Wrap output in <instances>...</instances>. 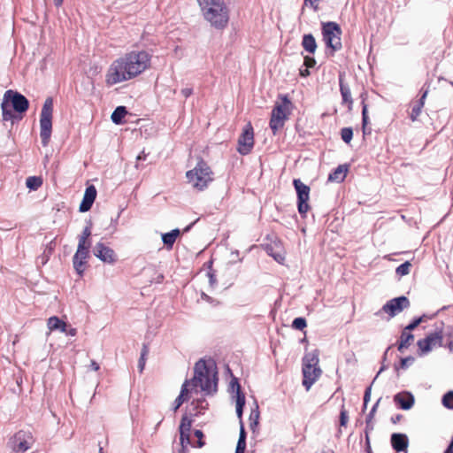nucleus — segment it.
Wrapping results in <instances>:
<instances>
[{"label": "nucleus", "instance_id": "4be33fe9", "mask_svg": "<svg viewBox=\"0 0 453 453\" xmlns=\"http://www.w3.org/2000/svg\"><path fill=\"white\" fill-rule=\"evenodd\" d=\"M414 341V335L403 328L402 331L399 342H398V350L403 352L405 349H407Z\"/></svg>", "mask_w": 453, "mask_h": 453}, {"label": "nucleus", "instance_id": "bf43d9fd", "mask_svg": "<svg viewBox=\"0 0 453 453\" xmlns=\"http://www.w3.org/2000/svg\"><path fill=\"white\" fill-rule=\"evenodd\" d=\"M365 441H366V449H367V452L368 453H372L371 446H370V439H369V435L368 434H366V436H365Z\"/></svg>", "mask_w": 453, "mask_h": 453}, {"label": "nucleus", "instance_id": "7c9ffc66", "mask_svg": "<svg viewBox=\"0 0 453 453\" xmlns=\"http://www.w3.org/2000/svg\"><path fill=\"white\" fill-rule=\"evenodd\" d=\"M42 184V180L40 177L30 176L26 180L27 187L31 190L38 189Z\"/></svg>", "mask_w": 453, "mask_h": 453}, {"label": "nucleus", "instance_id": "f704fd0d", "mask_svg": "<svg viewBox=\"0 0 453 453\" xmlns=\"http://www.w3.org/2000/svg\"><path fill=\"white\" fill-rule=\"evenodd\" d=\"M411 264L406 261L396 267L395 273L399 276H405L410 273Z\"/></svg>", "mask_w": 453, "mask_h": 453}, {"label": "nucleus", "instance_id": "0eeeda50", "mask_svg": "<svg viewBox=\"0 0 453 453\" xmlns=\"http://www.w3.org/2000/svg\"><path fill=\"white\" fill-rule=\"evenodd\" d=\"M34 438L28 431L19 430L15 433L7 441V448L11 453H26L32 448Z\"/></svg>", "mask_w": 453, "mask_h": 453}, {"label": "nucleus", "instance_id": "423d86ee", "mask_svg": "<svg viewBox=\"0 0 453 453\" xmlns=\"http://www.w3.org/2000/svg\"><path fill=\"white\" fill-rule=\"evenodd\" d=\"M281 103H277L273 107L270 119V128L273 134H276L279 129L282 128L285 121L290 114L291 102L287 96H282Z\"/></svg>", "mask_w": 453, "mask_h": 453}, {"label": "nucleus", "instance_id": "72a5a7b5", "mask_svg": "<svg viewBox=\"0 0 453 453\" xmlns=\"http://www.w3.org/2000/svg\"><path fill=\"white\" fill-rule=\"evenodd\" d=\"M90 235H91V229H90V225H89V226H87L83 229L82 234L79 238L78 244H81V246H87L88 243L90 242L89 241H88V239L89 238Z\"/></svg>", "mask_w": 453, "mask_h": 453}, {"label": "nucleus", "instance_id": "4d7b16f0", "mask_svg": "<svg viewBox=\"0 0 453 453\" xmlns=\"http://www.w3.org/2000/svg\"><path fill=\"white\" fill-rule=\"evenodd\" d=\"M67 335L74 336L77 334L76 328H66V332H65Z\"/></svg>", "mask_w": 453, "mask_h": 453}, {"label": "nucleus", "instance_id": "4c0bfd02", "mask_svg": "<svg viewBox=\"0 0 453 453\" xmlns=\"http://www.w3.org/2000/svg\"><path fill=\"white\" fill-rule=\"evenodd\" d=\"M414 357L410 356V357H403V358H401V361H400V365L399 366H395V369L396 371H398L400 368L401 369H407L410 365H411L414 362Z\"/></svg>", "mask_w": 453, "mask_h": 453}, {"label": "nucleus", "instance_id": "ea45409f", "mask_svg": "<svg viewBox=\"0 0 453 453\" xmlns=\"http://www.w3.org/2000/svg\"><path fill=\"white\" fill-rule=\"evenodd\" d=\"M307 326L306 320L304 318L299 317L296 318L292 322V327L296 330H303Z\"/></svg>", "mask_w": 453, "mask_h": 453}, {"label": "nucleus", "instance_id": "39448f33", "mask_svg": "<svg viewBox=\"0 0 453 453\" xmlns=\"http://www.w3.org/2000/svg\"><path fill=\"white\" fill-rule=\"evenodd\" d=\"M53 99L46 98L40 113V137L42 146L50 142L52 131Z\"/></svg>", "mask_w": 453, "mask_h": 453}, {"label": "nucleus", "instance_id": "e433bc0d", "mask_svg": "<svg viewBox=\"0 0 453 453\" xmlns=\"http://www.w3.org/2000/svg\"><path fill=\"white\" fill-rule=\"evenodd\" d=\"M341 137L343 142L349 143L353 137V130L351 127H343L341 130Z\"/></svg>", "mask_w": 453, "mask_h": 453}, {"label": "nucleus", "instance_id": "79ce46f5", "mask_svg": "<svg viewBox=\"0 0 453 453\" xmlns=\"http://www.w3.org/2000/svg\"><path fill=\"white\" fill-rule=\"evenodd\" d=\"M368 121H369V118H368V114H367V105L364 104L363 109H362V125H363L364 134L366 133V126L368 124Z\"/></svg>", "mask_w": 453, "mask_h": 453}, {"label": "nucleus", "instance_id": "4468645a", "mask_svg": "<svg viewBox=\"0 0 453 453\" xmlns=\"http://www.w3.org/2000/svg\"><path fill=\"white\" fill-rule=\"evenodd\" d=\"M90 242L87 246L78 244L77 250L73 257V265L76 273L81 276L85 271V265L88 257Z\"/></svg>", "mask_w": 453, "mask_h": 453}, {"label": "nucleus", "instance_id": "f03ea898", "mask_svg": "<svg viewBox=\"0 0 453 453\" xmlns=\"http://www.w3.org/2000/svg\"><path fill=\"white\" fill-rule=\"evenodd\" d=\"M200 387L201 390L206 395H212L218 390V372L216 364L212 360L208 362L204 359H199L194 366V377L191 380H186L182 386L179 396L173 403V411H176L181 404L188 399V387Z\"/></svg>", "mask_w": 453, "mask_h": 453}, {"label": "nucleus", "instance_id": "9b49d317", "mask_svg": "<svg viewBox=\"0 0 453 453\" xmlns=\"http://www.w3.org/2000/svg\"><path fill=\"white\" fill-rule=\"evenodd\" d=\"M3 100L9 104L17 113L22 114L29 107V102L25 96L11 89L5 91Z\"/></svg>", "mask_w": 453, "mask_h": 453}, {"label": "nucleus", "instance_id": "338daca9", "mask_svg": "<svg viewBox=\"0 0 453 453\" xmlns=\"http://www.w3.org/2000/svg\"><path fill=\"white\" fill-rule=\"evenodd\" d=\"M401 418H402L401 415H396L395 418L393 417L392 418L393 423H396L397 421H399L401 419Z\"/></svg>", "mask_w": 453, "mask_h": 453}, {"label": "nucleus", "instance_id": "a19ab883", "mask_svg": "<svg viewBox=\"0 0 453 453\" xmlns=\"http://www.w3.org/2000/svg\"><path fill=\"white\" fill-rule=\"evenodd\" d=\"M258 418H259V412L257 411V406L256 407V410L252 411L250 415V428L254 429L255 426L258 424Z\"/></svg>", "mask_w": 453, "mask_h": 453}, {"label": "nucleus", "instance_id": "6ab92c4d", "mask_svg": "<svg viewBox=\"0 0 453 453\" xmlns=\"http://www.w3.org/2000/svg\"><path fill=\"white\" fill-rule=\"evenodd\" d=\"M391 444L397 452L406 451L409 444L408 437L403 434H393L391 435Z\"/></svg>", "mask_w": 453, "mask_h": 453}, {"label": "nucleus", "instance_id": "de8ad7c7", "mask_svg": "<svg viewBox=\"0 0 453 453\" xmlns=\"http://www.w3.org/2000/svg\"><path fill=\"white\" fill-rule=\"evenodd\" d=\"M267 252L270 256H272L279 263H282L285 259V257L282 254L273 253L272 249H267Z\"/></svg>", "mask_w": 453, "mask_h": 453}, {"label": "nucleus", "instance_id": "2f4dec72", "mask_svg": "<svg viewBox=\"0 0 453 453\" xmlns=\"http://www.w3.org/2000/svg\"><path fill=\"white\" fill-rule=\"evenodd\" d=\"M303 366H318L319 357L316 353H309L303 359Z\"/></svg>", "mask_w": 453, "mask_h": 453}, {"label": "nucleus", "instance_id": "a18cd8bd", "mask_svg": "<svg viewBox=\"0 0 453 453\" xmlns=\"http://www.w3.org/2000/svg\"><path fill=\"white\" fill-rule=\"evenodd\" d=\"M349 420V415L347 411L344 409V406H342L340 412V425L342 426H345Z\"/></svg>", "mask_w": 453, "mask_h": 453}, {"label": "nucleus", "instance_id": "9d476101", "mask_svg": "<svg viewBox=\"0 0 453 453\" xmlns=\"http://www.w3.org/2000/svg\"><path fill=\"white\" fill-rule=\"evenodd\" d=\"M443 334L442 332L435 331L428 334L426 338L418 341V355L423 356L430 352L436 347H441L442 344Z\"/></svg>", "mask_w": 453, "mask_h": 453}, {"label": "nucleus", "instance_id": "f257e3e1", "mask_svg": "<svg viewBox=\"0 0 453 453\" xmlns=\"http://www.w3.org/2000/svg\"><path fill=\"white\" fill-rule=\"evenodd\" d=\"M151 56L145 50H133L114 60L108 68L105 82L112 86L132 80L150 66Z\"/></svg>", "mask_w": 453, "mask_h": 453}, {"label": "nucleus", "instance_id": "6e6d98bb", "mask_svg": "<svg viewBox=\"0 0 453 453\" xmlns=\"http://www.w3.org/2000/svg\"><path fill=\"white\" fill-rule=\"evenodd\" d=\"M300 75L303 76V77H307L310 75V71H309V68H307L305 66V68H301L300 69Z\"/></svg>", "mask_w": 453, "mask_h": 453}, {"label": "nucleus", "instance_id": "aec40b11", "mask_svg": "<svg viewBox=\"0 0 453 453\" xmlns=\"http://www.w3.org/2000/svg\"><path fill=\"white\" fill-rule=\"evenodd\" d=\"M349 167L347 165H338L328 176V181L342 182L346 178Z\"/></svg>", "mask_w": 453, "mask_h": 453}, {"label": "nucleus", "instance_id": "052dcab7", "mask_svg": "<svg viewBox=\"0 0 453 453\" xmlns=\"http://www.w3.org/2000/svg\"><path fill=\"white\" fill-rule=\"evenodd\" d=\"M372 429H373V425H372V423L371 422V423H370L369 427H368L367 426H366V427H365V435H366V434H368V435H369V432H370V431H372Z\"/></svg>", "mask_w": 453, "mask_h": 453}, {"label": "nucleus", "instance_id": "f8f14e48", "mask_svg": "<svg viewBox=\"0 0 453 453\" xmlns=\"http://www.w3.org/2000/svg\"><path fill=\"white\" fill-rule=\"evenodd\" d=\"M254 146V132L250 123H248L238 139V151L242 155L249 154Z\"/></svg>", "mask_w": 453, "mask_h": 453}, {"label": "nucleus", "instance_id": "0e129e2a", "mask_svg": "<svg viewBox=\"0 0 453 453\" xmlns=\"http://www.w3.org/2000/svg\"><path fill=\"white\" fill-rule=\"evenodd\" d=\"M64 0H54V4L57 6V7H59L62 5Z\"/></svg>", "mask_w": 453, "mask_h": 453}, {"label": "nucleus", "instance_id": "49530a36", "mask_svg": "<svg viewBox=\"0 0 453 453\" xmlns=\"http://www.w3.org/2000/svg\"><path fill=\"white\" fill-rule=\"evenodd\" d=\"M379 403H380V399L375 403V404L372 406V410L370 411L369 414L366 417V423H367V426L368 427L370 426V423H371L372 419L374 417V413H375V411L377 410V407H378Z\"/></svg>", "mask_w": 453, "mask_h": 453}, {"label": "nucleus", "instance_id": "3c124183", "mask_svg": "<svg viewBox=\"0 0 453 453\" xmlns=\"http://www.w3.org/2000/svg\"><path fill=\"white\" fill-rule=\"evenodd\" d=\"M180 441L182 448L187 447L190 443V434H186L183 437L180 436Z\"/></svg>", "mask_w": 453, "mask_h": 453}, {"label": "nucleus", "instance_id": "393cba45", "mask_svg": "<svg viewBox=\"0 0 453 453\" xmlns=\"http://www.w3.org/2000/svg\"><path fill=\"white\" fill-rule=\"evenodd\" d=\"M180 234V231L178 228L172 230L169 233H165L162 234V242L167 247L168 250H171L177 239V237Z\"/></svg>", "mask_w": 453, "mask_h": 453}, {"label": "nucleus", "instance_id": "09e8293b", "mask_svg": "<svg viewBox=\"0 0 453 453\" xmlns=\"http://www.w3.org/2000/svg\"><path fill=\"white\" fill-rule=\"evenodd\" d=\"M303 64L307 68H312L316 65V60L312 57L306 56Z\"/></svg>", "mask_w": 453, "mask_h": 453}, {"label": "nucleus", "instance_id": "cd10ccee", "mask_svg": "<svg viewBox=\"0 0 453 453\" xmlns=\"http://www.w3.org/2000/svg\"><path fill=\"white\" fill-rule=\"evenodd\" d=\"M339 83H340V91H341V95L342 96L343 103H348V104H351L353 101L351 98L350 89L348 85L343 83L342 75H340Z\"/></svg>", "mask_w": 453, "mask_h": 453}, {"label": "nucleus", "instance_id": "bb28decb", "mask_svg": "<svg viewBox=\"0 0 453 453\" xmlns=\"http://www.w3.org/2000/svg\"><path fill=\"white\" fill-rule=\"evenodd\" d=\"M127 111L125 106H118L112 112L111 119L114 124L119 125L123 122Z\"/></svg>", "mask_w": 453, "mask_h": 453}, {"label": "nucleus", "instance_id": "a878e982", "mask_svg": "<svg viewBox=\"0 0 453 453\" xmlns=\"http://www.w3.org/2000/svg\"><path fill=\"white\" fill-rule=\"evenodd\" d=\"M1 108H2V117H3V120L4 121H9L11 120L12 122L14 121V119H21L22 117L19 116L18 117L11 109V106L9 104H7L6 102H4L3 100L2 104H1Z\"/></svg>", "mask_w": 453, "mask_h": 453}, {"label": "nucleus", "instance_id": "603ef678", "mask_svg": "<svg viewBox=\"0 0 453 453\" xmlns=\"http://www.w3.org/2000/svg\"><path fill=\"white\" fill-rule=\"evenodd\" d=\"M371 398V386L368 387L364 395V408H366L367 403L370 401Z\"/></svg>", "mask_w": 453, "mask_h": 453}, {"label": "nucleus", "instance_id": "a211bd4d", "mask_svg": "<svg viewBox=\"0 0 453 453\" xmlns=\"http://www.w3.org/2000/svg\"><path fill=\"white\" fill-rule=\"evenodd\" d=\"M394 401L403 410H410L414 405V396L410 392L398 393L394 396Z\"/></svg>", "mask_w": 453, "mask_h": 453}, {"label": "nucleus", "instance_id": "864d4df0", "mask_svg": "<svg viewBox=\"0 0 453 453\" xmlns=\"http://www.w3.org/2000/svg\"><path fill=\"white\" fill-rule=\"evenodd\" d=\"M180 93L184 97L188 98L192 95L193 89L191 88H185L181 89Z\"/></svg>", "mask_w": 453, "mask_h": 453}, {"label": "nucleus", "instance_id": "5701e85b", "mask_svg": "<svg viewBox=\"0 0 453 453\" xmlns=\"http://www.w3.org/2000/svg\"><path fill=\"white\" fill-rule=\"evenodd\" d=\"M47 326L50 331L59 330L62 333L66 332V323L56 316L50 317L48 319Z\"/></svg>", "mask_w": 453, "mask_h": 453}, {"label": "nucleus", "instance_id": "1a4fd4ad", "mask_svg": "<svg viewBox=\"0 0 453 453\" xmlns=\"http://www.w3.org/2000/svg\"><path fill=\"white\" fill-rule=\"evenodd\" d=\"M293 185L297 194V208L302 217H305L310 209L308 203L310 198V187L303 183L299 179L293 180Z\"/></svg>", "mask_w": 453, "mask_h": 453}, {"label": "nucleus", "instance_id": "8fccbe9b", "mask_svg": "<svg viewBox=\"0 0 453 453\" xmlns=\"http://www.w3.org/2000/svg\"><path fill=\"white\" fill-rule=\"evenodd\" d=\"M195 436L197 437L198 439V441H197V446L199 448H202L203 445H204V441L202 440L203 436V434L201 430H195Z\"/></svg>", "mask_w": 453, "mask_h": 453}, {"label": "nucleus", "instance_id": "412c9836", "mask_svg": "<svg viewBox=\"0 0 453 453\" xmlns=\"http://www.w3.org/2000/svg\"><path fill=\"white\" fill-rule=\"evenodd\" d=\"M428 89H426L423 91L422 96L420 99L414 103L411 108V112L410 114V118L412 121H416L418 119V117L420 115L422 109L425 104V100L427 96Z\"/></svg>", "mask_w": 453, "mask_h": 453}, {"label": "nucleus", "instance_id": "69168bd1", "mask_svg": "<svg viewBox=\"0 0 453 453\" xmlns=\"http://www.w3.org/2000/svg\"><path fill=\"white\" fill-rule=\"evenodd\" d=\"M202 297L206 300L207 302H211V297H210L209 296H207L206 294L203 293L202 294Z\"/></svg>", "mask_w": 453, "mask_h": 453}, {"label": "nucleus", "instance_id": "ddd939ff", "mask_svg": "<svg viewBox=\"0 0 453 453\" xmlns=\"http://www.w3.org/2000/svg\"><path fill=\"white\" fill-rule=\"evenodd\" d=\"M411 305L409 299L406 296H399L388 301L381 308V311L388 313L390 318L396 316L404 309L409 308Z\"/></svg>", "mask_w": 453, "mask_h": 453}, {"label": "nucleus", "instance_id": "20e7f679", "mask_svg": "<svg viewBox=\"0 0 453 453\" xmlns=\"http://www.w3.org/2000/svg\"><path fill=\"white\" fill-rule=\"evenodd\" d=\"M188 183L198 190H203L212 181V172L203 160L199 161L196 167L186 173Z\"/></svg>", "mask_w": 453, "mask_h": 453}, {"label": "nucleus", "instance_id": "13d9d810", "mask_svg": "<svg viewBox=\"0 0 453 453\" xmlns=\"http://www.w3.org/2000/svg\"><path fill=\"white\" fill-rule=\"evenodd\" d=\"M90 367H91L94 371H98V370H99V368H100L99 365H98L96 361H94V360H92V361H91Z\"/></svg>", "mask_w": 453, "mask_h": 453}, {"label": "nucleus", "instance_id": "c9c22d12", "mask_svg": "<svg viewBox=\"0 0 453 453\" xmlns=\"http://www.w3.org/2000/svg\"><path fill=\"white\" fill-rule=\"evenodd\" d=\"M244 405H245V395H237L236 414L239 418H242Z\"/></svg>", "mask_w": 453, "mask_h": 453}, {"label": "nucleus", "instance_id": "b1692460", "mask_svg": "<svg viewBox=\"0 0 453 453\" xmlns=\"http://www.w3.org/2000/svg\"><path fill=\"white\" fill-rule=\"evenodd\" d=\"M303 48L309 53L313 54L317 50V42L311 34H307L303 36L302 40Z\"/></svg>", "mask_w": 453, "mask_h": 453}, {"label": "nucleus", "instance_id": "7ed1b4c3", "mask_svg": "<svg viewBox=\"0 0 453 453\" xmlns=\"http://www.w3.org/2000/svg\"><path fill=\"white\" fill-rule=\"evenodd\" d=\"M203 17L217 29H223L229 20V11L224 0H196Z\"/></svg>", "mask_w": 453, "mask_h": 453}, {"label": "nucleus", "instance_id": "5fc2aeb1", "mask_svg": "<svg viewBox=\"0 0 453 453\" xmlns=\"http://www.w3.org/2000/svg\"><path fill=\"white\" fill-rule=\"evenodd\" d=\"M208 276H209V282H210V285L211 287L214 286V284L216 283V278L214 276L213 273H211V272L208 273Z\"/></svg>", "mask_w": 453, "mask_h": 453}, {"label": "nucleus", "instance_id": "58836bf2", "mask_svg": "<svg viewBox=\"0 0 453 453\" xmlns=\"http://www.w3.org/2000/svg\"><path fill=\"white\" fill-rule=\"evenodd\" d=\"M442 404L448 409H453V391H449L443 395Z\"/></svg>", "mask_w": 453, "mask_h": 453}, {"label": "nucleus", "instance_id": "37998d69", "mask_svg": "<svg viewBox=\"0 0 453 453\" xmlns=\"http://www.w3.org/2000/svg\"><path fill=\"white\" fill-rule=\"evenodd\" d=\"M230 387L232 388L233 391H235L236 393V396L237 395H244L242 390H241V385L240 383L238 382V380L236 378H233L230 381Z\"/></svg>", "mask_w": 453, "mask_h": 453}, {"label": "nucleus", "instance_id": "680f3d73", "mask_svg": "<svg viewBox=\"0 0 453 453\" xmlns=\"http://www.w3.org/2000/svg\"><path fill=\"white\" fill-rule=\"evenodd\" d=\"M444 453H453V444L449 443Z\"/></svg>", "mask_w": 453, "mask_h": 453}, {"label": "nucleus", "instance_id": "2eb2a0df", "mask_svg": "<svg viewBox=\"0 0 453 453\" xmlns=\"http://www.w3.org/2000/svg\"><path fill=\"white\" fill-rule=\"evenodd\" d=\"M93 254L104 263L112 265L117 261L115 251L103 242H97L94 246Z\"/></svg>", "mask_w": 453, "mask_h": 453}, {"label": "nucleus", "instance_id": "774afa93", "mask_svg": "<svg viewBox=\"0 0 453 453\" xmlns=\"http://www.w3.org/2000/svg\"><path fill=\"white\" fill-rule=\"evenodd\" d=\"M323 453H334V451L331 449H328L327 450H325Z\"/></svg>", "mask_w": 453, "mask_h": 453}, {"label": "nucleus", "instance_id": "dca6fc26", "mask_svg": "<svg viewBox=\"0 0 453 453\" xmlns=\"http://www.w3.org/2000/svg\"><path fill=\"white\" fill-rule=\"evenodd\" d=\"M303 385L309 390L312 384L319 379L321 370L319 366H303Z\"/></svg>", "mask_w": 453, "mask_h": 453}, {"label": "nucleus", "instance_id": "c03bdc74", "mask_svg": "<svg viewBox=\"0 0 453 453\" xmlns=\"http://www.w3.org/2000/svg\"><path fill=\"white\" fill-rule=\"evenodd\" d=\"M423 318H424V316L416 318L415 319H413L412 322H411L404 328L406 330H408L409 332L413 331L423 321Z\"/></svg>", "mask_w": 453, "mask_h": 453}, {"label": "nucleus", "instance_id": "c756f323", "mask_svg": "<svg viewBox=\"0 0 453 453\" xmlns=\"http://www.w3.org/2000/svg\"><path fill=\"white\" fill-rule=\"evenodd\" d=\"M191 426H192L191 419H189L186 416L182 417L181 422H180V437H183L184 435H186V434H189L190 433Z\"/></svg>", "mask_w": 453, "mask_h": 453}, {"label": "nucleus", "instance_id": "6e6552de", "mask_svg": "<svg viewBox=\"0 0 453 453\" xmlns=\"http://www.w3.org/2000/svg\"><path fill=\"white\" fill-rule=\"evenodd\" d=\"M323 39L327 47L336 51L342 48L341 28L335 22H326L322 27Z\"/></svg>", "mask_w": 453, "mask_h": 453}, {"label": "nucleus", "instance_id": "f3484780", "mask_svg": "<svg viewBox=\"0 0 453 453\" xmlns=\"http://www.w3.org/2000/svg\"><path fill=\"white\" fill-rule=\"evenodd\" d=\"M96 197V189L91 185L85 190L83 200L81 201L79 210L81 212H86L90 210L92 204Z\"/></svg>", "mask_w": 453, "mask_h": 453}, {"label": "nucleus", "instance_id": "473e14b6", "mask_svg": "<svg viewBox=\"0 0 453 453\" xmlns=\"http://www.w3.org/2000/svg\"><path fill=\"white\" fill-rule=\"evenodd\" d=\"M148 354H149V348L146 344H143L142 351H141V356H140V358L138 361V365H137L138 370L141 373L144 370L145 363H146V357L148 356Z\"/></svg>", "mask_w": 453, "mask_h": 453}, {"label": "nucleus", "instance_id": "c85d7f7f", "mask_svg": "<svg viewBox=\"0 0 453 453\" xmlns=\"http://www.w3.org/2000/svg\"><path fill=\"white\" fill-rule=\"evenodd\" d=\"M246 449V432L244 430L242 422L241 421V429H240V434L239 439L237 441L235 451L238 453L245 451Z\"/></svg>", "mask_w": 453, "mask_h": 453}, {"label": "nucleus", "instance_id": "e2e57ef3", "mask_svg": "<svg viewBox=\"0 0 453 453\" xmlns=\"http://www.w3.org/2000/svg\"><path fill=\"white\" fill-rule=\"evenodd\" d=\"M145 158H146V155H145L144 151H142L141 154H139L137 156V160H145Z\"/></svg>", "mask_w": 453, "mask_h": 453}]
</instances>
